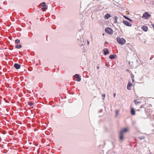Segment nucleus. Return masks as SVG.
Returning a JSON list of instances; mask_svg holds the SVG:
<instances>
[{
	"instance_id": "1",
	"label": "nucleus",
	"mask_w": 154,
	"mask_h": 154,
	"mask_svg": "<svg viewBox=\"0 0 154 154\" xmlns=\"http://www.w3.org/2000/svg\"><path fill=\"white\" fill-rule=\"evenodd\" d=\"M116 39L117 42L121 45H123L126 42L125 40L123 38L117 37Z\"/></svg>"
},
{
	"instance_id": "2",
	"label": "nucleus",
	"mask_w": 154,
	"mask_h": 154,
	"mask_svg": "<svg viewBox=\"0 0 154 154\" xmlns=\"http://www.w3.org/2000/svg\"><path fill=\"white\" fill-rule=\"evenodd\" d=\"M40 5V7L41 8V10L43 11H45L48 8V6L46 5L45 3L44 2L42 3Z\"/></svg>"
},
{
	"instance_id": "3",
	"label": "nucleus",
	"mask_w": 154,
	"mask_h": 154,
	"mask_svg": "<svg viewBox=\"0 0 154 154\" xmlns=\"http://www.w3.org/2000/svg\"><path fill=\"white\" fill-rule=\"evenodd\" d=\"M105 32L108 34L111 35L113 34V30L110 28L106 27L105 28Z\"/></svg>"
},
{
	"instance_id": "4",
	"label": "nucleus",
	"mask_w": 154,
	"mask_h": 154,
	"mask_svg": "<svg viewBox=\"0 0 154 154\" xmlns=\"http://www.w3.org/2000/svg\"><path fill=\"white\" fill-rule=\"evenodd\" d=\"M151 17V15L147 12H145L143 14L142 18L145 19H147Z\"/></svg>"
},
{
	"instance_id": "5",
	"label": "nucleus",
	"mask_w": 154,
	"mask_h": 154,
	"mask_svg": "<svg viewBox=\"0 0 154 154\" xmlns=\"http://www.w3.org/2000/svg\"><path fill=\"white\" fill-rule=\"evenodd\" d=\"M123 23L127 26H131V24L128 21L126 20H123Z\"/></svg>"
},
{
	"instance_id": "6",
	"label": "nucleus",
	"mask_w": 154,
	"mask_h": 154,
	"mask_svg": "<svg viewBox=\"0 0 154 154\" xmlns=\"http://www.w3.org/2000/svg\"><path fill=\"white\" fill-rule=\"evenodd\" d=\"M132 85V84L129 82L127 85V88L128 90H131V87Z\"/></svg>"
},
{
	"instance_id": "7",
	"label": "nucleus",
	"mask_w": 154,
	"mask_h": 154,
	"mask_svg": "<svg viewBox=\"0 0 154 154\" xmlns=\"http://www.w3.org/2000/svg\"><path fill=\"white\" fill-rule=\"evenodd\" d=\"M142 29L145 32H146L148 31V27L147 26H143L141 27Z\"/></svg>"
},
{
	"instance_id": "8",
	"label": "nucleus",
	"mask_w": 154,
	"mask_h": 154,
	"mask_svg": "<svg viewBox=\"0 0 154 154\" xmlns=\"http://www.w3.org/2000/svg\"><path fill=\"white\" fill-rule=\"evenodd\" d=\"M134 102L135 105H139L140 103V102L139 101V99H137L134 101Z\"/></svg>"
},
{
	"instance_id": "9",
	"label": "nucleus",
	"mask_w": 154,
	"mask_h": 154,
	"mask_svg": "<svg viewBox=\"0 0 154 154\" xmlns=\"http://www.w3.org/2000/svg\"><path fill=\"white\" fill-rule=\"evenodd\" d=\"M74 77L75 78H77V81L79 82L81 80V79L79 77V75L77 74H75L74 75Z\"/></svg>"
},
{
	"instance_id": "10",
	"label": "nucleus",
	"mask_w": 154,
	"mask_h": 154,
	"mask_svg": "<svg viewBox=\"0 0 154 154\" xmlns=\"http://www.w3.org/2000/svg\"><path fill=\"white\" fill-rule=\"evenodd\" d=\"M131 113L132 115H134L135 114V111L133 107H132L131 108Z\"/></svg>"
},
{
	"instance_id": "11",
	"label": "nucleus",
	"mask_w": 154,
	"mask_h": 154,
	"mask_svg": "<svg viewBox=\"0 0 154 154\" xmlns=\"http://www.w3.org/2000/svg\"><path fill=\"white\" fill-rule=\"evenodd\" d=\"M14 67L16 69H19L20 67V65L17 63H15L14 64Z\"/></svg>"
},
{
	"instance_id": "12",
	"label": "nucleus",
	"mask_w": 154,
	"mask_h": 154,
	"mask_svg": "<svg viewBox=\"0 0 154 154\" xmlns=\"http://www.w3.org/2000/svg\"><path fill=\"white\" fill-rule=\"evenodd\" d=\"M119 134V139L120 140H123V136H124V134H123L122 132H120Z\"/></svg>"
},
{
	"instance_id": "13",
	"label": "nucleus",
	"mask_w": 154,
	"mask_h": 154,
	"mask_svg": "<svg viewBox=\"0 0 154 154\" xmlns=\"http://www.w3.org/2000/svg\"><path fill=\"white\" fill-rule=\"evenodd\" d=\"M111 15L109 14H106L104 16V18L108 19L111 17Z\"/></svg>"
},
{
	"instance_id": "14",
	"label": "nucleus",
	"mask_w": 154,
	"mask_h": 154,
	"mask_svg": "<svg viewBox=\"0 0 154 154\" xmlns=\"http://www.w3.org/2000/svg\"><path fill=\"white\" fill-rule=\"evenodd\" d=\"M109 53V52L107 49H105L104 51L103 54L104 55H106Z\"/></svg>"
},
{
	"instance_id": "15",
	"label": "nucleus",
	"mask_w": 154,
	"mask_h": 154,
	"mask_svg": "<svg viewBox=\"0 0 154 154\" xmlns=\"http://www.w3.org/2000/svg\"><path fill=\"white\" fill-rule=\"evenodd\" d=\"M116 57V54H113V55H111L109 56V58L110 59H114Z\"/></svg>"
},
{
	"instance_id": "16",
	"label": "nucleus",
	"mask_w": 154,
	"mask_h": 154,
	"mask_svg": "<svg viewBox=\"0 0 154 154\" xmlns=\"http://www.w3.org/2000/svg\"><path fill=\"white\" fill-rule=\"evenodd\" d=\"M128 131V129L127 128H125L123 130L121 131L120 132H122L123 134L125 132H127Z\"/></svg>"
},
{
	"instance_id": "17",
	"label": "nucleus",
	"mask_w": 154,
	"mask_h": 154,
	"mask_svg": "<svg viewBox=\"0 0 154 154\" xmlns=\"http://www.w3.org/2000/svg\"><path fill=\"white\" fill-rule=\"evenodd\" d=\"M22 47V45H16V48L17 49H20Z\"/></svg>"
},
{
	"instance_id": "18",
	"label": "nucleus",
	"mask_w": 154,
	"mask_h": 154,
	"mask_svg": "<svg viewBox=\"0 0 154 154\" xmlns=\"http://www.w3.org/2000/svg\"><path fill=\"white\" fill-rule=\"evenodd\" d=\"M123 17L125 18L126 19L128 20H129L130 22H132V20L130 19V18H129L128 17H127L125 15L123 16Z\"/></svg>"
},
{
	"instance_id": "19",
	"label": "nucleus",
	"mask_w": 154,
	"mask_h": 154,
	"mask_svg": "<svg viewBox=\"0 0 154 154\" xmlns=\"http://www.w3.org/2000/svg\"><path fill=\"white\" fill-rule=\"evenodd\" d=\"M28 104L30 106H32L34 105V103L32 102H28Z\"/></svg>"
},
{
	"instance_id": "20",
	"label": "nucleus",
	"mask_w": 154,
	"mask_h": 154,
	"mask_svg": "<svg viewBox=\"0 0 154 154\" xmlns=\"http://www.w3.org/2000/svg\"><path fill=\"white\" fill-rule=\"evenodd\" d=\"M118 18V17L117 16H115L114 17V23H117V19Z\"/></svg>"
},
{
	"instance_id": "21",
	"label": "nucleus",
	"mask_w": 154,
	"mask_h": 154,
	"mask_svg": "<svg viewBox=\"0 0 154 154\" xmlns=\"http://www.w3.org/2000/svg\"><path fill=\"white\" fill-rule=\"evenodd\" d=\"M15 42L16 43H18L20 42V41L18 39H17L15 40Z\"/></svg>"
},
{
	"instance_id": "22",
	"label": "nucleus",
	"mask_w": 154,
	"mask_h": 154,
	"mask_svg": "<svg viewBox=\"0 0 154 154\" xmlns=\"http://www.w3.org/2000/svg\"><path fill=\"white\" fill-rule=\"evenodd\" d=\"M119 112V111L118 110H116V116H117Z\"/></svg>"
},
{
	"instance_id": "23",
	"label": "nucleus",
	"mask_w": 154,
	"mask_h": 154,
	"mask_svg": "<svg viewBox=\"0 0 154 154\" xmlns=\"http://www.w3.org/2000/svg\"><path fill=\"white\" fill-rule=\"evenodd\" d=\"M102 97L103 98H104L105 97V94H104L102 95Z\"/></svg>"
},
{
	"instance_id": "24",
	"label": "nucleus",
	"mask_w": 154,
	"mask_h": 154,
	"mask_svg": "<svg viewBox=\"0 0 154 154\" xmlns=\"http://www.w3.org/2000/svg\"><path fill=\"white\" fill-rule=\"evenodd\" d=\"M116 95V93H114L113 95H114V97H115Z\"/></svg>"
},
{
	"instance_id": "25",
	"label": "nucleus",
	"mask_w": 154,
	"mask_h": 154,
	"mask_svg": "<svg viewBox=\"0 0 154 154\" xmlns=\"http://www.w3.org/2000/svg\"><path fill=\"white\" fill-rule=\"evenodd\" d=\"M97 69H98L100 68V67L99 66H97Z\"/></svg>"
},
{
	"instance_id": "26",
	"label": "nucleus",
	"mask_w": 154,
	"mask_h": 154,
	"mask_svg": "<svg viewBox=\"0 0 154 154\" xmlns=\"http://www.w3.org/2000/svg\"><path fill=\"white\" fill-rule=\"evenodd\" d=\"M152 26L153 27V28H154V24L152 25Z\"/></svg>"
},
{
	"instance_id": "27",
	"label": "nucleus",
	"mask_w": 154,
	"mask_h": 154,
	"mask_svg": "<svg viewBox=\"0 0 154 154\" xmlns=\"http://www.w3.org/2000/svg\"><path fill=\"white\" fill-rule=\"evenodd\" d=\"M89 41L88 42V45L89 44Z\"/></svg>"
},
{
	"instance_id": "28",
	"label": "nucleus",
	"mask_w": 154,
	"mask_h": 154,
	"mask_svg": "<svg viewBox=\"0 0 154 154\" xmlns=\"http://www.w3.org/2000/svg\"><path fill=\"white\" fill-rule=\"evenodd\" d=\"M132 81H133V82H134V79H132Z\"/></svg>"
},
{
	"instance_id": "29",
	"label": "nucleus",
	"mask_w": 154,
	"mask_h": 154,
	"mask_svg": "<svg viewBox=\"0 0 154 154\" xmlns=\"http://www.w3.org/2000/svg\"><path fill=\"white\" fill-rule=\"evenodd\" d=\"M104 35V33H103V35Z\"/></svg>"
},
{
	"instance_id": "30",
	"label": "nucleus",
	"mask_w": 154,
	"mask_h": 154,
	"mask_svg": "<svg viewBox=\"0 0 154 154\" xmlns=\"http://www.w3.org/2000/svg\"><path fill=\"white\" fill-rule=\"evenodd\" d=\"M106 43H107V42H105V44H106Z\"/></svg>"
}]
</instances>
